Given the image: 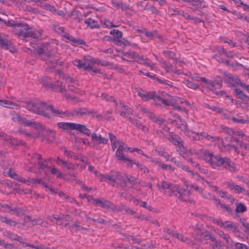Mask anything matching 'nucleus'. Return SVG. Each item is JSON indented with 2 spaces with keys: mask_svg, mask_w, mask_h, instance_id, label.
I'll return each mask as SVG.
<instances>
[{
  "mask_svg": "<svg viewBox=\"0 0 249 249\" xmlns=\"http://www.w3.org/2000/svg\"><path fill=\"white\" fill-rule=\"evenodd\" d=\"M25 107L30 111L36 114L41 115L46 118L51 119L52 116L50 113L54 116H59L62 117L64 115L67 117H73V109L61 111L56 109L51 105H49L45 102H41L37 100L29 101L25 103Z\"/></svg>",
  "mask_w": 249,
  "mask_h": 249,
  "instance_id": "f257e3e1",
  "label": "nucleus"
},
{
  "mask_svg": "<svg viewBox=\"0 0 249 249\" xmlns=\"http://www.w3.org/2000/svg\"><path fill=\"white\" fill-rule=\"evenodd\" d=\"M198 154L202 160H205L213 169H219L222 168L231 172H234L236 170L234 163L227 157H222L219 155H215L203 149H200Z\"/></svg>",
  "mask_w": 249,
  "mask_h": 249,
  "instance_id": "f03ea898",
  "label": "nucleus"
},
{
  "mask_svg": "<svg viewBox=\"0 0 249 249\" xmlns=\"http://www.w3.org/2000/svg\"><path fill=\"white\" fill-rule=\"evenodd\" d=\"M17 35L18 38L25 41H28L29 38H38L41 37V32L32 30L27 24L17 23Z\"/></svg>",
  "mask_w": 249,
  "mask_h": 249,
  "instance_id": "7ed1b4c3",
  "label": "nucleus"
},
{
  "mask_svg": "<svg viewBox=\"0 0 249 249\" xmlns=\"http://www.w3.org/2000/svg\"><path fill=\"white\" fill-rule=\"evenodd\" d=\"M17 228L23 230L28 229L27 223L31 222L33 225L39 224L38 219H33L31 216L27 215L21 208H17Z\"/></svg>",
  "mask_w": 249,
  "mask_h": 249,
  "instance_id": "20e7f679",
  "label": "nucleus"
},
{
  "mask_svg": "<svg viewBox=\"0 0 249 249\" xmlns=\"http://www.w3.org/2000/svg\"><path fill=\"white\" fill-rule=\"evenodd\" d=\"M57 126L59 128L64 130H75L87 136H91L90 130L85 125L80 124L60 122L57 124Z\"/></svg>",
  "mask_w": 249,
  "mask_h": 249,
  "instance_id": "39448f33",
  "label": "nucleus"
},
{
  "mask_svg": "<svg viewBox=\"0 0 249 249\" xmlns=\"http://www.w3.org/2000/svg\"><path fill=\"white\" fill-rule=\"evenodd\" d=\"M37 129H41L44 131L41 134H39L41 137L42 142L46 141L47 142H51L55 139V131L46 127L45 125L40 123H38L36 126Z\"/></svg>",
  "mask_w": 249,
  "mask_h": 249,
  "instance_id": "423d86ee",
  "label": "nucleus"
},
{
  "mask_svg": "<svg viewBox=\"0 0 249 249\" xmlns=\"http://www.w3.org/2000/svg\"><path fill=\"white\" fill-rule=\"evenodd\" d=\"M115 106V112L119 114L121 116L125 117V115H130L133 114V110L128 106L125 105L124 103L121 101L118 100L115 97L112 100Z\"/></svg>",
  "mask_w": 249,
  "mask_h": 249,
  "instance_id": "0eeeda50",
  "label": "nucleus"
},
{
  "mask_svg": "<svg viewBox=\"0 0 249 249\" xmlns=\"http://www.w3.org/2000/svg\"><path fill=\"white\" fill-rule=\"evenodd\" d=\"M158 187L161 192L171 196H177L180 188L178 185L164 180L161 182L160 185L158 184Z\"/></svg>",
  "mask_w": 249,
  "mask_h": 249,
  "instance_id": "6e6552de",
  "label": "nucleus"
},
{
  "mask_svg": "<svg viewBox=\"0 0 249 249\" xmlns=\"http://www.w3.org/2000/svg\"><path fill=\"white\" fill-rule=\"evenodd\" d=\"M141 110L144 113L146 116L154 123H157L160 127H161L162 124L165 122V120L157 116L153 112L146 108L142 107Z\"/></svg>",
  "mask_w": 249,
  "mask_h": 249,
  "instance_id": "1a4fd4ad",
  "label": "nucleus"
},
{
  "mask_svg": "<svg viewBox=\"0 0 249 249\" xmlns=\"http://www.w3.org/2000/svg\"><path fill=\"white\" fill-rule=\"evenodd\" d=\"M224 82L231 87H235L237 85L243 87V83L236 75H232L230 73L227 74L224 78Z\"/></svg>",
  "mask_w": 249,
  "mask_h": 249,
  "instance_id": "9d476101",
  "label": "nucleus"
},
{
  "mask_svg": "<svg viewBox=\"0 0 249 249\" xmlns=\"http://www.w3.org/2000/svg\"><path fill=\"white\" fill-rule=\"evenodd\" d=\"M74 65L77 66L79 69L83 68L84 70H90L94 73H100V70L95 67H91L89 64H87L86 62H82L80 60H74L72 61Z\"/></svg>",
  "mask_w": 249,
  "mask_h": 249,
  "instance_id": "9b49d317",
  "label": "nucleus"
},
{
  "mask_svg": "<svg viewBox=\"0 0 249 249\" xmlns=\"http://www.w3.org/2000/svg\"><path fill=\"white\" fill-rule=\"evenodd\" d=\"M47 60L45 64V67L47 71H52L57 65L61 66L63 64L62 62H58L53 58V56L51 54L46 57Z\"/></svg>",
  "mask_w": 249,
  "mask_h": 249,
  "instance_id": "f8f14e48",
  "label": "nucleus"
},
{
  "mask_svg": "<svg viewBox=\"0 0 249 249\" xmlns=\"http://www.w3.org/2000/svg\"><path fill=\"white\" fill-rule=\"evenodd\" d=\"M91 141L93 143V146L96 149L98 148V145L100 143L107 144L108 140L107 138L102 137L101 135H97L95 133L91 134Z\"/></svg>",
  "mask_w": 249,
  "mask_h": 249,
  "instance_id": "ddd939ff",
  "label": "nucleus"
},
{
  "mask_svg": "<svg viewBox=\"0 0 249 249\" xmlns=\"http://www.w3.org/2000/svg\"><path fill=\"white\" fill-rule=\"evenodd\" d=\"M156 93L155 91L146 92L140 89L138 91V95L140 96L141 99L144 101H149L150 99H153L154 102H155V97Z\"/></svg>",
  "mask_w": 249,
  "mask_h": 249,
  "instance_id": "4468645a",
  "label": "nucleus"
},
{
  "mask_svg": "<svg viewBox=\"0 0 249 249\" xmlns=\"http://www.w3.org/2000/svg\"><path fill=\"white\" fill-rule=\"evenodd\" d=\"M31 156L32 160H37V164H38V169L43 170L45 168L50 169L51 167L49 166L47 164L43 163L42 156L40 154L37 153H32L31 155L29 154Z\"/></svg>",
  "mask_w": 249,
  "mask_h": 249,
  "instance_id": "2eb2a0df",
  "label": "nucleus"
},
{
  "mask_svg": "<svg viewBox=\"0 0 249 249\" xmlns=\"http://www.w3.org/2000/svg\"><path fill=\"white\" fill-rule=\"evenodd\" d=\"M225 229L228 231H231L236 236H239L240 235V232L237 224L232 223L230 221H226V225Z\"/></svg>",
  "mask_w": 249,
  "mask_h": 249,
  "instance_id": "dca6fc26",
  "label": "nucleus"
},
{
  "mask_svg": "<svg viewBox=\"0 0 249 249\" xmlns=\"http://www.w3.org/2000/svg\"><path fill=\"white\" fill-rule=\"evenodd\" d=\"M126 175V174L121 173L119 172H114L115 183H118L122 187H123L124 185H125Z\"/></svg>",
  "mask_w": 249,
  "mask_h": 249,
  "instance_id": "f3484780",
  "label": "nucleus"
},
{
  "mask_svg": "<svg viewBox=\"0 0 249 249\" xmlns=\"http://www.w3.org/2000/svg\"><path fill=\"white\" fill-rule=\"evenodd\" d=\"M62 37L69 40L73 45H85V41L81 39H76L69 33H65L62 35Z\"/></svg>",
  "mask_w": 249,
  "mask_h": 249,
  "instance_id": "a211bd4d",
  "label": "nucleus"
},
{
  "mask_svg": "<svg viewBox=\"0 0 249 249\" xmlns=\"http://www.w3.org/2000/svg\"><path fill=\"white\" fill-rule=\"evenodd\" d=\"M17 119L19 124L23 125L24 126H32L36 128V124L38 123L36 122H29L25 118L22 117L21 116L17 114Z\"/></svg>",
  "mask_w": 249,
  "mask_h": 249,
  "instance_id": "6ab92c4d",
  "label": "nucleus"
},
{
  "mask_svg": "<svg viewBox=\"0 0 249 249\" xmlns=\"http://www.w3.org/2000/svg\"><path fill=\"white\" fill-rule=\"evenodd\" d=\"M178 194H179L178 196L179 200L184 202L191 201L189 197L190 192L189 191L179 188Z\"/></svg>",
  "mask_w": 249,
  "mask_h": 249,
  "instance_id": "aec40b11",
  "label": "nucleus"
},
{
  "mask_svg": "<svg viewBox=\"0 0 249 249\" xmlns=\"http://www.w3.org/2000/svg\"><path fill=\"white\" fill-rule=\"evenodd\" d=\"M125 182V185H124L123 187L128 188H132L136 184L138 183L137 178L131 176H129L127 174L126 177Z\"/></svg>",
  "mask_w": 249,
  "mask_h": 249,
  "instance_id": "412c9836",
  "label": "nucleus"
},
{
  "mask_svg": "<svg viewBox=\"0 0 249 249\" xmlns=\"http://www.w3.org/2000/svg\"><path fill=\"white\" fill-rule=\"evenodd\" d=\"M227 187L230 190L234 191L237 194H240L245 192V189L238 185L235 184L233 182H227Z\"/></svg>",
  "mask_w": 249,
  "mask_h": 249,
  "instance_id": "4be33fe9",
  "label": "nucleus"
},
{
  "mask_svg": "<svg viewBox=\"0 0 249 249\" xmlns=\"http://www.w3.org/2000/svg\"><path fill=\"white\" fill-rule=\"evenodd\" d=\"M168 140L170 141L173 144L178 146L179 148L181 147H183L181 138L178 135L171 133L170 137L168 138Z\"/></svg>",
  "mask_w": 249,
  "mask_h": 249,
  "instance_id": "5701e85b",
  "label": "nucleus"
},
{
  "mask_svg": "<svg viewBox=\"0 0 249 249\" xmlns=\"http://www.w3.org/2000/svg\"><path fill=\"white\" fill-rule=\"evenodd\" d=\"M0 44L2 48L5 49H9L11 46V42L7 38V36L5 34L0 33Z\"/></svg>",
  "mask_w": 249,
  "mask_h": 249,
  "instance_id": "b1692460",
  "label": "nucleus"
},
{
  "mask_svg": "<svg viewBox=\"0 0 249 249\" xmlns=\"http://www.w3.org/2000/svg\"><path fill=\"white\" fill-rule=\"evenodd\" d=\"M56 163L59 165H62L67 168V169L70 170L74 169V165L71 162H69L66 160H64L58 157L55 160Z\"/></svg>",
  "mask_w": 249,
  "mask_h": 249,
  "instance_id": "393cba45",
  "label": "nucleus"
},
{
  "mask_svg": "<svg viewBox=\"0 0 249 249\" xmlns=\"http://www.w3.org/2000/svg\"><path fill=\"white\" fill-rule=\"evenodd\" d=\"M86 107L75 108L73 109V118H81L86 115Z\"/></svg>",
  "mask_w": 249,
  "mask_h": 249,
  "instance_id": "a878e982",
  "label": "nucleus"
},
{
  "mask_svg": "<svg viewBox=\"0 0 249 249\" xmlns=\"http://www.w3.org/2000/svg\"><path fill=\"white\" fill-rule=\"evenodd\" d=\"M101 181H106L110 183H115V179L114 178V172L111 171L110 175H103Z\"/></svg>",
  "mask_w": 249,
  "mask_h": 249,
  "instance_id": "bb28decb",
  "label": "nucleus"
},
{
  "mask_svg": "<svg viewBox=\"0 0 249 249\" xmlns=\"http://www.w3.org/2000/svg\"><path fill=\"white\" fill-rule=\"evenodd\" d=\"M36 53L43 60H47L46 57L50 55L47 53L44 49L41 47H38L36 49Z\"/></svg>",
  "mask_w": 249,
  "mask_h": 249,
  "instance_id": "cd10ccee",
  "label": "nucleus"
},
{
  "mask_svg": "<svg viewBox=\"0 0 249 249\" xmlns=\"http://www.w3.org/2000/svg\"><path fill=\"white\" fill-rule=\"evenodd\" d=\"M123 54L124 56H125L128 62H134L135 57H136V52L134 51H129L127 52H123Z\"/></svg>",
  "mask_w": 249,
  "mask_h": 249,
  "instance_id": "c85d7f7f",
  "label": "nucleus"
},
{
  "mask_svg": "<svg viewBox=\"0 0 249 249\" xmlns=\"http://www.w3.org/2000/svg\"><path fill=\"white\" fill-rule=\"evenodd\" d=\"M86 115H89L92 117H96L99 120H102L103 118V116L102 114H99L94 110H89L87 108H86Z\"/></svg>",
  "mask_w": 249,
  "mask_h": 249,
  "instance_id": "c756f323",
  "label": "nucleus"
},
{
  "mask_svg": "<svg viewBox=\"0 0 249 249\" xmlns=\"http://www.w3.org/2000/svg\"><path fill=\"white\" fill-rule=\"evenodd\" d=\"M221 237L224 239L228 245L232 246L233 245V242L228 234H225L223 231H220L218 232Z\"/></svg>",
  "mask_w": 249,
  "mask_h": 249,
  "instance_id": "7c9ffc66",
  "label": "nucleus"
},
{
  "mask_svg": "<svg viewBox=\"0 0 249 249\" xmlns=\"http://www.w3.org/2000/svg\"><path fill=\"white\" fill-rule=\"evenodd\" d=\"M52 29L55 33L60 35L62 36L66 32H65V29L62 26H60L59 24H53L52 26Z\"/></svg>",
  "mask_w": 249,
  "mask_h": 249,
  "instance_id": "2f4dec72",
  "label": "nucleus"
},
{
  "mask_svg": "<svg viewBox=\"0 0 249 249\" xmlns=\"http://www.w3.org/2000/svg\"><path fill=\"white\" fill-rule=\"evenodd\" d=\"M113 5L118 8H121L123 11H126L128 9V7L127 4L123 2H118L115 0H112L111 1Z\"/></svg>",
  "mask_w": 249,
  "mask_h": 249,
  "instance_id": "473e14b6",
  "label": "nucleus"
},
{
  "mask_svg": "<svg viewBox=\"0 0 249 249\" xmlns=\"http://www.w3.org/2000/svg\"><path fill=\"white\" fill-rule=\"evenodd\" d=\"M222 86V83L221 81H212L209 83V86L208 88L210 90H213L215 87L217 88H221Z\"/></svg>",
  "mask_w": 249,
  "mask_h": 249,
  "instance_id": "72a5a7b5",
  "label": "nucleus"
},
{
  "mask_svg": "<svg viewBox=\"0 0 249 249\" xmlns=\"http://www.w3.org/2000/svg\"><path fill=\"white\" fill-rule=\"evenodd\" d=\"M203 239L204 240H211L213 242V245L215 246L216 248H217L218 246L219 243H218L216 240V238L212 235V234L210 233H207L204 235Z\"/></svg>",
  "mask_w": 249,
  "mask_h": 249,
  "instance_id": "f704fd0d",
  "label": "nucleus"
},
{
  "mask_svg": "<svg viewBox=\"0 0 249 249\" xmlns=\"http://www.w3.org/2000/svg\"><path fill=\"white\" fill-rule=\"evenodd\" d=\"M82 213L85 216L87 220H90V221H92L93 222H97L100 224H107V222L103 218H92V217H90L89 216L87 215L86 212H82Z\"/></svg>",
  "mask_w": 249,
  "mask_h": 249,
  "instance_id": "c9c22d12",
  "label": "nucleus"
},
{
  "mask_svg": "<svg viewBox=\"0 0 249 249\" xmlns=\"http://www.w3.org/2000/svg\"><path fill=\"white\" fill-rule=\"evenodd\" d=\"M85 23L92 29L98 28L99 27L97 22L91 18H87L85 21Z\"/></svg>",
  "mask_w": 249,
  "mask_h": 249,
  "instance_id": "e433bc0d",
  "label": "nucleus"
},
{
  "mask_svg": "<svg viewBox=\"0 0 249 249\" xmlns=\"http://www.w3.org/2000/svg\"><path fill=\"white\" fill-rule=\"evenodd\" d=\"M247 209L246 206L242 203H236L235 212L237 213H244L247 211Z\"/></svg>",
  "mask_w": 249,
  "mask_h": 249,
  "instance_id": "4c0bfd02",
  "label": "nucleus"
},
{
  "mask_svg": "<svg viewBox=\"0 0 249 249\" xmlns=\"http://www.w3.org/2000/svg\"><path fill=\"white\" fill-rule=\"evenodd\" d=\"M183 2L187 3H192L193 6H196L199 7H201L202 4L204 2L203 1L200 0H180Z\"/></svg>",
  "mask_w": 249,
  "mask_h": 249,
  "instance_id": "58836bf2",
  "label": "nucleus"
},
{
  "mask_svg": "<svg viewBox=\"0 0 249 249\" xmlns=\"http://www.w3.org/2000/svg\"><path fill=\"white\" fill-rule=\"evenodd\" d=\"M0 106L6 107L13 108L15 106V104L10 100H0Z\"/></svg>",
  "mask_w": 249,
  "mask_h": 249,
  "instance_id": "ea45409f",
  "label": "nucleus"
},
{
  "mask_svg": "<svg viewBox=\"0 0 249 249\" xmlns=\"http://www.w3.org/2000/svg\"><path fill=\"white\" fill-rule=\"evenodd\" d=\"M123 150L120 151V149H117L115 153V157L117 160L119 161H123L125 159L127 158L124 153Z\"/></svg>",
  "mask_w": 249,
  "mask_h": 249,
  "instance_id": "a19ab883",
  "label": "nucleus"
},
{
  "mask_svg": "<svg viewBox=\"0 0 249 249\" xmlns=\"http://www.w3.org/2000/svg\"><path fill=\"white\" fill-rule=\"evenodd\" d=\"M136 165L138 170L141 172L142 174H148L149 173V170L145 165L139 162H137Z\"/></svg>",
  "mask_w": 249,
  "mask_h": 249,
  "instance_id": "79ce46f5",
  "label": "nucleus"
},
{
  "mask_svg": "<svg viewBox=\"0 0 249 249\" xmlns=\"http://www.w3.org/2000/svg\"><path fill=\"white\" fill-rule=\"evenodd\" d=\"M128 115H125L126 117L128 119V121H129L131 123L134 124L136 127L138 128H140V127L142 126V124L140 122V121L136 119L131 118L130 117H128Z\"/></svg>",
  "mask_w": 249,
  "mask_h": 249,
  "instance_id": "37998d69",
  "label": "nucleus"
},
{
  "mask_svg": "<svg viewBox=\"0 0 249 249\" xmlns=\"http://www.w3.org/2000/svg\"><path fill=\"white\" fill-rule=\"evenodd\" d=\"M110 34L112 35L115 39H119L122 37L123 33L116 29H112L110 31Z\"/></svg>",
  "mask_w": 249,
  "mask_h": 249,
  "instance_id": "c03bdc74",
  "label": "nucleus"
},
{
  "mask_svg": "<svg viewBox=\"0 0 249 249\" xmlns=\"http://www.w3.org/2000/svg\"><path fill=\"white\" fill-rule=\"evenodd\" d=\"M234 91L238 98L243 100H246L247 99L248 96L246 95L240 89H235Z\"/></svg>",
  "mask_w": 249,
  "mask_h": 249,
  "instance_id": "a18cd8bd",
  "label": "nucleus"
},
{
  "mask_svg": "<svg viewBox=\"0 0 249 249\" xmlns=\"http://www.w3.org/2000/svg\"><path fill=\"white\" fill-rule=\"evenodd\" d=\"M163 54L165 56L171 59H175L176 56V54L174 52L170 50L163 51Z\"/></svg>",
  "mask_w": 249,
  "mask_h": 249,
  "instance_id": "49530a36",
  "label": "nucleus"
},
{
  "mask_svg": "<svg viewBox=\"0 0 249 249\" xmlns=\"http://www.w3.org/2000/svg\"><path fill=\"white\" fill-rule=\"evenodd\" d=\"M157 101H160L163 104L166 106H169L170 104L171 103V101L168 100H166L164 99L163 97L158 96L157 94L156 95L155 97V104L157 105V104L156 103Z\"/></svg>",
  "mask_w": 249,
  "mask_h": 249,
  "instance_id": "de8ad7c7",
  "label": "nucleus"
},
{
  "mask_svg": "<svg viewBox=\"0 0 249 249\" xmlns=\"http://www.w3.org/2000/svg\"><path fill=\"white\" fill-rule=\"evenodd\" d=\"M184 83L187 87L192 89H198L199 87V86L197 84H196L193 81H191L189 80H185Z\"/></svg>",
  "mask_w": 249,
  "mask_h": 249,
  "instance_id": "09e8293b",
  "label": "nucleus"
},
{
  "mask_svg": "<svg viewBox=\"0 0 249 249\" xmlns=\"http://www.w3.org/2000/svg\"><path fill=\"white\" fill-rule=\"evenodd\" d=\"M4 173L12 178L15 179L16 178V172L14 168H10L7 170L5 169Z\"/></svg>",
  "mask_w": 249,
  "mask_h": 249,
  "instance_id": "8fccbe9b",
  "label": "nucleus"
},
{
  "mask_svg": "<svg viewBox=\"0 0 249 249\" xmlns=\"http://www.w3.org/2000/svg\"><path fill=\"white\" fill-rule=\"evenodd\" d=\"M0 139L2 140L9 142L10 143L12 142V139L10 136H7L5 133L0 131Z\"/></svg>",
  "mask_w": 249,
  "mask_h": 249,
  "instance_id": "3c124183",
  "label": "nucleus"
},
{
  "mask_svg": "<svg viewBox=\"0 0 249 249\" xmlns=\"http://www.w3.org/2000/svg\"><path fill=\"white\" fill-rule=\"evenodd\" d=\"M143 219L147 221L150 223L156 225L158 227H160V226L159 221L157 219H156L153 217H149V216H146L144 215V219Z\"/></svg>",
  "mask_w": 249,
  "mask_h": 249,
  "instance_id": "603ef678",
  "label": "nucleus"
},
{
  "mask_svg": "<svg viewBox=\"0 0 249 249\" xmlns=\"http://www.w3.org/2000/svg\"><path fill=\"white\" fill-rule=\"evenodd\" d=\"M206 107L214 112H217L218 113H223V109L221 107H218L214 106H211L208 104L206 105Z\"/></svg>",
  "mask_w": 249,
  "mask_h": 249,
  "instance_id": "864d4df0",
  "label": "nucleus"
},
{
  "mask_svg": "<svg viewBox=\"0 0 249 249\" xmlns=\"http://www.w3.org/2000/svg\"><path fill=\"white\" fill-rule=\"evenodd\" d=\"M240 222L242 227L244 228L245 232L249 234V223L245 219H241Z\"/></svg>",
  "mask_w": 249,
  "mask_h": 249,
  "instance_id": "5fc2aeb1",
  "label": "nucleus"
},
{
  "mask_svg": "<svg viewBox=\"0 0 249 249\" xmlns=\"http://www.w3.org/2000/svg\"><path fill=\"white\" fill-rule=\"evenodd\" d=\"M113 204L108 200H105L104 201L102 200L100 206L104 209H108Z\"/></svg>",
  "mask_w": 249,
  "mask_h": 249,
  "instance_id": "6e6d98bb",
  "label": "nucleus"
},
{
  "mask_svg": "<svg viewBox=\"0 0 249 249\" xmlns=\"http://www.w3.org/2000/svg\"><path fill=\"white\" fill-rule=\"evenodd\" d=\"M222 143L223 146L224 147L225 150L229 151H230L232 150H234L236 152H237V153L239 152V151H237V149L235 146H234L233 145L230 144L225 145L224 144V142L223 141H222Z\"/></svg>",
  "mask_w": 249,
  "mask_h": 249,
  "instance_id": "4d7b16f0",
  "label": "nucleus"
},
{
  "mask_svg": "<svg viewBox=\"0 0 249 249\" xmlns=\"http://www.w3.org/2000/svg\"><path fill=\"white\" fill-rule=\"evenodd\" d=\"M205 137L204 139L211 142H214L216 141H219L220 140L219 137H215V136H211L209 135L208 133L205 132Z\"/></svg>",
  "mask_w": 249,
  "mask_h": 249,
  "instance_id": "13d9d810",
  "label": "nucleus"
},
{
  "mask_svg": "<svg viewBox=\"0 0 249 249\" xmlns=\"http://www.w3.org/2000/svg\"><path fill=\"white\" fill-rule=\"evenodd\" d=\"M123 161L126 164V166L129 167H132L134 164H136V162L133 160H132L128 157L125 159Z\"/></svg>",
  "mask_w": 249,
  "mask_h": 249,
  "instance_id": "bf43d9fd",
  "label": "nucleus"
},
{
  "mask_svg": "<svg viewBox=\"0 0 249 249\" xmlns=\"http://www.w3.org/2000/svg\"><path fill=\"white\" fill-rule=\"evenodd\" d=\"M145 58L143 56H140L139 54L136 53V57H135L134 62H136L139 64H143V62L145 60Z\"/></svg>",
  "mask_w": 249,
  "mask_h": 249,
  "instance_id": "052dcab7",
  "label": "nucleus"
},
{
  "mask_svg": "<svg viewBox=\"0 0 249 249\" xmlns=\"http://www.w3.org/2000/svg\"><path fill=\"white\" fill-rule=\"evenodd\" d=\"M234 123H240V124H248L249 123V120H245L243 119H238L236 117H233L231 119Z\"/></svg>",
  "mask_w": 249,
  "mask_h": 249,
  "instance_id": "680f3d73",
  "label": "nucleus"
},
{
  "mask_svg": "<svg viewBox=\"0 0 249 249\" xmlns=\"http://www.w3.org/2000/svg\"><path fill=\"white\" fill-rule=\"evenodd\" d=\"M40 6L42 8H43V9H46V10H48L53 13L55 11V9L54 7V6H53L49 4H47V3L43 4H43L40 5Z\"/></svg>",
  "mask_w": 249,
  "mask_h": 249,
  "instance_id": "e2e57ef3",
  "label": "nucleus"
},
{
  "mask_svg": "<svg viewBox=\"0 0 249 249\" xmlns=\"http://www.w3.org/2000/svg\"><path fill=\"white\" fill-rule=\"evenodd\" d=\"M51 172L53 174L56 175L57 178H60L63 176V174L55 167L52 168Z\"/></svg>",
  "mask_w": 249,
  "mask_h": 249,
  "instance_id": "0e129e2a",
  "label": "nucleus"
},
{
  "mask_svg": "<svg viewBox=\"0 0 249 249\" xmlns=\"http://www.w3.org/2000/svg\"><path fill=\"white\" fill-rule=\"evenodd\" d=\"M101 97L103 100H105L106 101L109 102H111L112 100L114 98V97L110 96L109 95L106 93H102Z\"/></svg>",
  "mask_w": 249,
  "mask_h": 249,
  "instance_id": "69168bd1",
  "label": "nucleus"
},
{
  "mask_svg": "<svg viewBox=\"0 0 249 249\" xmlns=\"http://www.w3.org/2000/svg\"><path fill=\"white\" fill-rule=\"evenodd\" d=\"M158 154L159 156L164 158L166 160L168 161L170 160V155L168 153L164 151H158Z\"/></svg>",
  "mask_w": 249,
  "mask_h": 249,
  "instance_id": "338daca9",
  "label": "nucleus"
},
{
  "mask_svg": "<svg viewBox=\"0 0 249 249\" xmlns=\"http://www.w3.org/2000/svg\"><path fill=\"white\" fill-rule=\"evenodd\" d=\"M234 246L236 249H249V247L242 243H236Z\"/></svg>",
  "mask_w": 249,
  "mask_h": 249,
  "instance_id": "774afa93",
  "label": "nucleus"
}]
</instances>
